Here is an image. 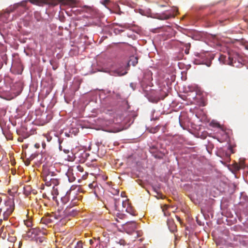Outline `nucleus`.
I'll return each mask as SVG.
<instances>
[{
	"label": "nucleus",
	"instance_id": "obj_1",
	"mask_svg": "<svg viewBox=\"0 0 248 248\" xmlns=\"http://www.w3.org/2000/svg\"><path fill=\"white\" fill-rule=\"evenodd\" d=\"M185 38H186V35L181 32H177L173 30H171V47L173 46L179 47L178 55L176 56H173V59L175 60H179L183 58L184 56L183 51L184 47L186 48L185 53L186 54L189 53L190 44L185 43Z\"/></svg>",
	"mask_w": 248,
	"mask_h": 248
},
{
	"label": "nucleus",
	"instance_id": "obj_2",
	"mask_svg": "<svg viewBox=\"0 0 248 248\" xmlns=\"http://www.w3.org/2000/svg\"><path fill=\"white\" fill-rule=\"evenodd\" d=\"M14 209L15 203L14 201L12 199H8L6 201L4 204L0 208V217L1 213H2V218H0V221H1L2 219L7 220Z\"/></svg>",
	"mask_w": 248,
	"mask_h": 248
},
{
	"label": "nucleus",
	"instance_id": "obj_3",
	"mask_svg": "<svg viewBox=\"0 0 248 248\" xmlns=\"http://www.w3.org/2000/svg\"><path fill=\"white\" fill-rule=\"evenodd\" d=\"M56 174L57 173L53 170L52 168L44 167L41 175L46 185L50 184L49 183Z\"/></svg>",
	"mask_w": 248,
	"mask_h": 248
},
{
	"label": "nucleus",
	"instance_id": "obj_4",
	"mask_svg": "<svg viewBox=\"0 0 248 248\" xmlns=\"http://www.w3.org/2000/svg\"><path fill=\"white\" fill-rule=\"evenodd\" d=\"M124 229L128 233L131 234L137 229V224L134 221L128 222L124 225Z\"/></svg>",
	"mask_w": 248,
	"mask_h": 248
},
{
	"label": "nucleus",
	"instance_id": "obj_5",
	"mask_svg": "<svg viewBox=\"0 0 248 248\" xmlns=\"http://www.w3.org/2000/svg\"><path fill=\"white\" fill-rule=\"evenodd\" d=\"M29 233H31V234H34V236L39 235L40 234L45 235L46 234V230H44L43 228L40 229L39 227L32 229L29 232Z\"/></svg>",
	"mask_w": 248,
	"mask_h": 248
},
{
	"label": "nucleus",
	"instance_id": "obj_6",
	"mask_svg": "<svg viewBox=\"0 0 248 248\" xmlns=\"http://www.w3.org/2000/svg\"><path fill=\"white\" fill-rule=\"evenodd\" d=\"M89 188L92 190L91 192H93L96 196L98 194L99 187L97 182H93L89 185Z\"/></svg>",
	"mask_w": 248,
	"mask_h": 248
},
{
	"label": "nucleus",
	"instance_id": "obj_7",
	"mask_svg": "<svg viewBox=\"0 0 248 248\" xmlns=\"http://www.w3.org/2000/svg\"><path fill=\"white\" fill-rule=\"evenodd\" d=\"M51 119V115H46V113L42 114L41 116V124L44 125L48 123Z\"/></svg>",
	"mask_w": 248,
	"mask_h": 248
},
{
	"label": "nucleus",
	"instance_id": "obj_8",
	"mask_svg": "<svg viewBox=\"0 0 248 248\" xmlns=\"http://www.w3.org/2000/svg\"><path fill=\"white\" fill-rule=\"evenodd\" d=\"M118 210L121 211L122 212L125 211L133 216L136 215V211L132 209V208L129 205V204L127 206V207H123L121 209L119 208Z\"/></svg>",
	"mask_w": 248,
	"mask_h": 248
},
{
	"label": "nucleus",
	"instance_id": "obj_9",
	"mask_svg": "<svg viewBox=\"0 0 248 248\" xmlns=\"http://www.w3.org/2000/svg\"><path fill=\"white\" fill-rule=\"evenodd\" d=\"M50 184H47L46 186H58L60 184V179L59 178V176L57 174L56 175L55 177H54V179L51 181V182L49 183Z\"/></svg>",
	"mask_w": 248,
	"mask_h": 248
},
{
	"label": "nucleus",
	"instance_id": "obj_10",
	"mask_svg": "<svg viewBox=\"0 0 248 248\" xmlns=\"http://www.w3.org/2000/svg\"><path fill=\"white\" fill-rule=\"evenodd\" d=\"M162 211L163 212L164 216L168 217L170 215V206L168 204H164L161 206Z\"/></svg>",
	"mask_w": 248,
	"mask_h": 248
},
{
	"label": "nucleus",
	"instance_id": "obj_11",
	"mask_svg": "<svg viewBox=\"0 0 248 248\" xmlns=\"http://www.w3.org/2000/svg\"><path fill=\"white\" fill-rule=\"evenodd\" d=\"M52 222V219L50 217L47 216L46 217H43L41 219L40 223L42 224H44L46 225H47Z\"/></svg>",
	"mask_w": 248,
	"mask_h": 248
},
{
	"label": "nucleus",
	"instance_id": "obj_12",
	"mask_svg": "<svg viewBox=\"0 0 248 248\" xmlns=\"http://www.w3.org/2000/svg\"><path fill=\"white\" fill-rule=\"evenodd\" d=\"M150 152L156 158L159 157L158 155V149L155 145H153L150 147Z\"/></svg>",
	"mask_w": 248,
	"mask_h": 248
},
{
	"label": "nucleus",
	"instance_id": "obj_13",
	"mask_svg": "<svg viewBox=\"0 0 248 248\" xmlns=\"http://www.w3.org/2000/svg\"><path fill=\"white\" fill-rule=\"evenodd\" d=\"M173 119V121H175L176 125H180L182 126L181 120H180V114H174L171 116V118Z\"/></svg>",
	"mask_w": 248,
	"mask_h": 248
},
{
	"label": "nucleus",
	"instance_id": "obj_14",
	"mask_svg": "<svg viewBox=\"0 0 248 248\" xmlns=\"http://www.w3.org/2000/svg\"><path fill=\"white\" fill-rule=\"evenodd\" d=\"M138 62V58L137 57L131 56L130 58V60L128 62V65H132L135 66Z\"/></svg>",
	"mask_w": 248,
	"mask_h": 248
},
{
	"label": "nucleus",
	"instance_id": "obj_15",
	"mask_svg": "<svg viewBox=\"0 0 248 248\" xmlns=\"http://www.w3.org/2000/svg\"><path fill=\"white\" fill-rule=\"evenodd\" d=\"M114 76H123L126 74V72L124 71V69H116L112 71Z\"/></svg>",
	"mask_w": 248,
	"mask_h": 248
},
{
	"label": "nucleus",
	"instance_id": "obj_16",
	"mask_svg": "<svg viewBox=\"0 0 248 248\" xmlns=\"http://www.w3.org/2000/svg\"><path fill=\"white\" fill-rule=\"evenodd\" d=\"M31 3L37 5H41L46 3V0H28Z\"/></svg>",
	"mask_w": 248,
	"mask_h": 248
},
{
	"label": "nucleus",
	"instance_id": "obj_17",
	"mask_svg": "<svg viewBox=\"0 0 248 248\" xmlns=\"http://www.w3.org/2000/svg\"><path fill=\"white\" fill-rule=\"evenodd\" d=\"M51 194L53 196L52 199L53 200L56 198L57 196L59 195V190L57 187L56 186H53L52 190L51 191Z\"/></svg>",
	"mask_w": 248,
	"mask_h": 248
},
{
	"label": "nucleus",
	"instance_id": "obj_18",
	"mask_svg": "<svg viewBox=\"0 0 248 248\" xmlns=\"http://www.w3.org/2000/svg\"><path fill=\"white\" fill-rule=\"evenodd\" d=\"M17 8V5L14 4L13 5H11L8 9H6V13L8 14H9L10 13L13 12Z\"/></svg>",
	"mask_w": 248,
	"mask_h": 248
},
{
	"label": "nucleus",
	"instance_id": "obj_19",
	"mask_svg": "<svg viewBox=\"0 0 248 248\" xmlns=\"http://www.w3.org/2000/svg\"><path fill=\"white\" fill-rule=\"evenodd\" d=\"M178 13V8L175 6H171V17H175Z\"/></svg>",
	"mask_w": 248,
	"mask_h": 248
},
{
	"label": "nucleus",
	"instance_id": "obj_20",
	"mask_svg": "<svg viewBox=\"0 0 248 248\" xmlns=\"http://www.w3.org/2000/svg\"><path fill=\"white\" fill-rule=\"evenodd\" d=\"M113 13L118 14L119 15H121L122 14H123V12L121 11L120 6L118 5H116L114 9Z\"/></svg>",
	"mask_w": 248,
	"mask_h": 248
},
{
	"label": "nucleus",
	"instance_id": "obj_21",
	"mask_svg": "<svg viewBox=\"0 0 248 248\" xmlns=\"http://www.w3.org/2000/svg\"><path fill=\"white\" fill-rule=\"evenodd\" d=\"M148 99L150 102H153V103H157L160 99L159 98L153 97L151 96H149L148 97Z\"/></svg>",
	"mask_w": 248,
	"mask_h": 248
},
{
	"label": "nucleus",
	"instance_id": "obj_22",
	"mask_svg": "<svg viewBox=\"0 0 248 248\" xmlns=\"http://www.w3.org/2000/svg\"><path fill=\"white\" fill-rule=\"evenodd\" d=\"M26 2H27V1L25 0V1H22L20 2H18V3H15L16 5H17V8L19 7V6H21V7H26Z\"/></svg>",
	"mask_w": 248,
	"mask_h": 248
},
{
	"label": "nucleus",
	"instance_id": "obj_23",
	"mask_svg": "<svg viewBox=\"0 0 248 248\" xmlns=\"http://www.w3.org/2000/svg\"><path fill=\"white\" fill-rule=\"evenodd\" d=\"M24 221L25 225L27 227H30L32 226V221L30 219L25 220Z\"/></svg>",
	"mask_w": 248,
	"mask_h": 248
},
{
	"label": "nucleus",
	"instance_id": "obj_24",
	"mask_svg": "<svg viewBox=\"0 0 248 248\" xmlns=\"http://www.w3.org/2000/svg\"><path fill=\"white\" fill-rule=\"evenodd\" d=\"M159 128L158 126H156L155 127L151 128L149 131L151 133H155L159 130Z\"/></svg>",
	"mask_w": 248,
	"mask_h": 248
},
{
	"label": "nucleus",
	"instance_id": "obj_25",
	"mask_svg": "<svg viewBox=\"0 0 248 248\" xmlns=\"http://www.w3.org/2000/svg\"><path fill=\"white\" fill-rule=\"evenodd\" d=\"M116 243L123 246H124L126 244L125 241L124 239H120L118 241H116Z\"/></svg>",
	"mask_w": 248,
	"mask_h": 248
},
{
	"label": "nucleus",
	"instance_id": "obj_26",
	"mask_svg": "<svg viewBox=\"0 0 248 248\" xmlns=\"http://www.w3.org/2000/svg\"><path fill=\"white\" fill-rule=\"evenodd\" d=\"M83 245L81 241H78L77 242L76 245L75 246L74 248H82Z\"/></svg>",
	"mask_w": 248,
	"mask_h": 248
},
{
	"label": "nucleus",
	"instance_id": "obj_27",
	"mask_svg": "<svg viewBox=\"0 0 248 248\" xmlns=\"http://www.w3.org/2000/svg\"><path fill=\"white\" fill-rule=\"evenodd\" d=\"M122 207H127V206L129 205L128 201L125 200V201H123L122 202Z\"/></svg>",
	"mask_w": 248,
	"mask_h": 248
},
{
	"label": "nucleus",
	"instance_id": "obj_28",
	"mask_svg": "<svg viewBox=\"0 0 248 248\" xmlns=\"http://www.w3.org/2000/svg\"><path fill=\"white\" fill-rule=\"evenodd\" d=\"M78 170L80 172H83L84 170L83 168L80 165H78L77 167Z\"/></svg>",
	"mask_w": 248,
	"mask_h": 248
},
{
	"label": "nucleus",
	"instance_id": "obj_29",
	"mask_svg": "<svg viewBox=\"0 0 248 248\" xmlns=\"http://www.w3.org/2000/svg\"><path fill=\"white\" fill-rule=\"evenodd\" d=\"M172 66H171V82L173 81V80L174 79L175 75H174L173 72L172 71Z\"/></svg>",
	"mask_w": 248,
	"mask_h": 248
},
{
	"label": "nucleus",
	"instance_id": "obj_30",
	"mask_svg": "<svg viewBox=\"0 0 248 248\" xmlns=\"http://www.w3.org/2000/svg\"><path fill=\"white\" fill-rule=\"evenodd\" d=\"M167 225L168 227V228L170 230V219L169 218H168L167 220Z\"/></svg>",
	"mask_w": 248,
	"mask_h": 248
},
{
	"label": "nucleus",
	"instance_id": "obj_31",
	"mask_svg": "<svg viewBox=\"0 0 248 248\" xmlns=\"http://www.w3.org/2000/svg\"><path fill=\"white\" fill-rule=\"evenodd\" d=\"M174 236H175V239H174V243L175 246H176V244H177V242L179 240V239L176 237L175 234H174Z\"/></svg>",
	"mask_w": 248,
	"mask_h": 248
},
{
	"label": "nucleus",
	"instance_id": "obj_32",
	"mask_svg": "<svg viewBox=\"0 0 248 248\" xmlns=\"http://www.w3.org/2000/svg\"><path fill=\"white\" fill-rule=\"evenodd\" d=\"M168 95V93H165V95L164 96H163V95H161V99H164V98L166 96H167Z\"/></svg>",
	"mask_w": 248,
	"mask_h": 248
},
{
	"label": "nucleus",
	"instance_id": "obj_33",
	"mask_svg": "<svg viewBox=\"0 0 248 248\" xmlns=\"http://www.w3.org/2000/svg\"><path fill=\"white\" fill-rule=\"evenodd\" d=\"M94 240H95V238H94V239H90L89 241L90 244L92 245L93 244Z\"/></svg>",
	"mask_w": 248,
	"mask_h": 248
},
{
	"label": "nucleus",
	"instance_id": "obj_34",
	"mask_svg": "<svg viewBox=\"0 0 248 248\" xmlns=\"http://www.w3.org/2000/svg\"><path fill=\"white\" fill-rule=\"evenodd\" d=\"M25 165H26V166H28V165H30V161H29V160H26V161H25Z\"/></svg>",
	"mask_w": 248,
	"mask_h": 248
},
{
	"label": "nucleus",
	"instance_id": "obj_35",
	"mask_svg": "<svg viewBox=\"0 0 248 248\" xmlns=\"http://www.w3.org/2000/svg\"><path fill=\"white\" fill-rule=\"evenodd\" d=\"M83 155H84L85 157H87L88 155V154L85 152H83Z\"/></svg>",
	"mask_w": 248,
	"mask_h": 248
},
{
	"label": "nucleus",
	"instance_id": "obj_36",
	"mask_svg": "<svg viewBox=\"0 0 248 248\" xmlns=\"http://www.w3.org/2000/svg\"><path fill=\"white\" fill-rule=\"evenodd\" d=\"M109 2V0H104V3L107 4Z\"/></svg>",
	"mask_w": 248,
	"mask_h": 248
},
{
	"label": "nucleus",
	"instance_id": "obj_37",
	"mask_svg": "<svg viewBox=\"0 0 248 248\" xmlns=\"http://www.w3.org/2000/svg\"><path fill=\"white\" fill-rule=\"evenodd\" d=\"M84 7L86 8L89 10H91V8L89 6H85Z\"/></svg>",
	"mask_w": 248,
	"mask_h": 248
},
{
	"label": "nucleus",
	"instance_id": "obj_38",
	"mask_svg": "<svg viewBox=\"0 0 248 248\" xmlns=\"http://www.w3.org/2000/svg\"><path fill=\"white\" fill-rule=\"evenodd\" d=\"M18 141L22 142V141H23V140L21 139V138H19Z\"/></svg>",
	"mask_w": 248,
	"mask_h": 248
},
{
	"label": "nucleus",
	"instance_id": "obj_39",
	"mask_svg": "<svg viewBox=\"0 0 248 248\" xmlns=\"http://www.w3.org/2000/svg\"><path fill=\"white\" fill-rule=\"evenodd\" d=\"M154 191L157 194H158V193L156 191L155 188H154Z\"/></svg>",
	"mask_w": 248,
	"mask_h": 248
},
{
	"label": "nucleus",
	"instance_id": "obj_40",
	"mask_svg": "<svg viewBox=\"0 0 248 248\" xmlns=\"http://www.w3.org/2000/svg\"><path fill=\"white\" fill-rule=\"evenodd\" d=\"M232 59L231 60L230 62H229L228 63L229 64H232Z\"/></svg>",
	"mask_w": 248,
	"mask_h": 248
},
{
	"label": "nucleus",
	"instance_id": "obj_41",
	"mask_svg": "<svg viewBox=\"0 0 248 248\" xmlns=\"http://www.w3.org/2000/svg\"><path fill=\"white\" fill-rule=\"evenodd\" d=\"M222 58H224L223 56H221V57L219 58V60H221Z\"/></svg>",
	"mask_w": 248,
	"mask_h": 248
},
{
	"label": "nucleus",
	"instance_id": "obj_42",
	"mask_svg": "<svg viewBox=\"0 0 248 248\" xmlns=\"http://www.w3.org/2000/svg\"><path fill=\"white\" fill-rule=\"evenodd\" d=\"M217 125L218 126V127H220V124H217Z\"/></svg>",
	"mask_w": 248,
	"mask_h": 248
},
{
	"label": "nucleus",
	"instance_id": "obj_43",
	"mask_svg": "<svg viewBox=\"0 0 248 248\" xmlns=\"http://www.w3.org/2000/svg\"><path fill=\"white\" fill-rule=\"evenodd\" d=\"M175 217L177 218L178 219H179V217H178L176 216H175Z\"/></svg>",
	"mask_w": 248,
	"mask_h": 248
},
{
	"label": "nucleus",
	"instance_id": "obj_44",
	"mask_svg": "<svg viewBox=\"0 0 248 248\" xmlns=\"http://www.w3.org/2000/svg\"><path fill=\"white\" fill-rule=\"evenodd\" d=\"M59 148H60V150H61V146H59Z\"/></svg>",
	"mask_w": 248,
	"mask_h": 248
},
{
	"label": "nucleus",
	"instance_id": "obj_45",
	"mask_svg": "<svg viewBox=\"0 0 248 248\" xmlns=\"http://www.w3.org/2000/svg\"><path fill=\"white\" fill-rule=\"evenodd\" d=\"M171 229L172 228V225H171Z\"/></svg>",
	"mask_w": 248,
	"mask_h": 248
}]
</instances>
